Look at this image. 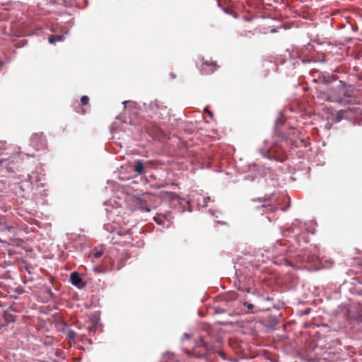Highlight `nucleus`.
I'll use <instances>...</instances> for the list:
<instances>
[{
	"label": "nucleus",
	"instance_id": "obj_1",
	"mask_svg": "<svg viewBox=\"0 0 362 362\" xmlns=\"http://www.w3.org/2000/svg\"><path fill=\"white\" fill-rule=\"evenodd\" d=\"M214 347L206 337H202L200 343L192 352L187 351V354L198 359L199 362H207L213 360L211 354L215 352Z\"/></svg>",
	"mask_w": 362,
	"mask_h": 362
},
{
	"label": "nucleus",
	"instance_id": "obj_2",
	"mask_svg": "<svg viewBox=\"0 0 362 362\" xmlns=\"http://www.w3.org/2000/svg\"><path fill=\"white\" fill-rule=\"evenodd\" d=\"M332 90L334 95L329 97V100L341 103L344 98H350L353 95L354 88L351 86H347L339 81V84L334 88Z\"/></svg>",
	"mask_w": 362,
	"mask_h": 362
},
{
	"label": "nucleus",
	"instance_id": "obj_3",
	"mask_svg": "<svg viewBox=\"0 0 362 362\" xmlns=\"http://www.w3.org/2000/svg\"><path fill=\"white\" fill-rule=\"evenodd\" d=\"M148 110L151 115H154L158 119H163L169 115L167 107L158 100L150 102L148 106Z\"/></svg>",
	"mask_w": 362,
	"mask_h": 362
},
{
	"label": "nucleus",
	"instance_id": "obj_4",
	"mask_svg": "<svg viewBox=\"0 0 362 362\" xmlns=\"http://www.w3.org/2000/svg\"><path fill=\"white\" fill-rule=\"evenodd\" d=\"M32 146L36 150H44L47 148V141L42 133L33 134L30 139Z\"/></svg>",
	"mask_w": 362,
	"mask_h": 362
},
{
	"label": "nucleus",
	"instance_id": "obj_5",
	"mask_svg": "<svg viewBox=\"0 0 362 362\" xmlns=\"http://www.w3.org/2000/svg\"><path fill=\"white\" fill-rule=\"evenodd\" d=\"M70 281L71 284L78 288H81L84 286V284L83 283L82 279L79 276L78 273L74 272H72L70 275Z\"/></svg>",
	"mask_w": 362,
	"mask_h": 362
},
{
	"label": "nucleus",
	"instance_id": "obj_6",
	"mask_svg": "<svg viewBox=\"0 0 362 362\" xmlns=\"http://www.w3.org/2000/svg\"><path fill=\"white\" fill-rule=\"evenodd\" d=\"M216 62H204L202 65V74H210L214 71V67L216 66Z\"/></svg>",
	"mask_w": 362,
	"mask_h": 362
},
{
	"label": "nucleus",
	"instance_id": "obj_7",
	"mask_svg": "<svg viewBox=\"0 0 362 362\" xmlns=\"http://www.w3.org/2000/svg\"><path fill=\"white\" fill-rule=\"evenodd\" d=\"M11 311H16L13 306H10L7 310L4 312V318L6 322H14L16 320V316Z\"/></svg>",
	"mask_w": 362,
	"mask_h": 362
},
{
	"label": "nucleus",
	"instance_id": "obj_8",
	"mask_svg": "<svg viewBox=\"0 0 362 362\" xmlns=\"http://www.w3.org/2000/svg\"><path fill=\"white\" fill-rule=\"evenodd\" d=\"M133 169L134 171L139 175H144L146 173L144 165L141 160H137L135 161Z\"/></svg>",
	"mask_w": 362,
	"mask_h": 362
},
{
	"label": "nucleus",
	"instance_id": "obj_9",
	"mask_svg": "<svg viewBox=\"0 0 362 362\" xmlns=\"http://www.w3.org/2000/svg\"><path fill=\"white\" fill-rule=\"evenodd\" d=\"M64 38V35H52L49 37V42L54 43L56 42L62 41Z\"/></svg>",
	"mask_w": 362,
	"mask_h": 362
},
{
	"label": "nucleus",
	"instance_id": "obj_10",
	"mask_svg": "<svg viewBox=\"0 0 362 362\" xmlns=\"http://www.w3.org/2000/svg\"><path fill=\"white\" fill-rule=\"evenodd\" d=\"M103 254V252L102 250H94L91 252L90 256L93 257L95 259L100 258Z\"/></svg>",
	"mask_w": 362,
	"mask_h": 362
},
{
	"label": "nucleus",
	"instance_id": "obj_11",
	"mask_svg": "<svg viewBox=\"0 0 362 362\" xmlns=\"http://www.w3.org/2000/svg\"><path fill=\"white\" fill-rule=\"evenodd\" d=\"M165 218L164 216H161L160 215H158L157 216L154 217V221L159 225L164 224V219Z\"/></svg>",
	"mask_w": 362,
	"mask_h": 362
},
{
	"label": "nucleus",
	"instance_id": "obj_12",
	"mask_svg": "<svg viewBox=\"0 0 362 362\" xmlns=\"http://www.w3.org/2000/svg\"><path fill=\"white\" fill-rule=\"evenodd\" d=\"M89 102V98L86 95H83L81 98V103L82 105H86Z\"/></svg>",
	"mask_w": 362,
	"mask_h": 362
},
{
	"label": "nucleus",
	"instance_id": "obj_13",
	"mask_svg": "<svg viewBox=\"0 0 362 362\" xmlns=\"http://www.w3.org/2000/svg\"><path fill=\"white\" fill-rule=\"evenodd\" d=\"M244 305L247 308V309L249 310V313H253V311H252V309L254 308L253 304L247 303V302H245Z\"/></svg>",
	"mask_w": 362,
	"mask_h": 362
},
{
	"label": "nucleus",
	"instance_id": "obj_14",
	"mask_svg": "<svg viewBox=\"0 0 362 362\" xmlns=\"http://www.w3.org/2000/svg\"><path fill=\"white\" fill-rule=\"evenodd\" d=\"M63 351L60 349H57L55 351L54 355L57 357H62Z\"/></svg>",
	"mask_w": 362,
	"mask_h": 362
},
{
	"label": "nucleus",
	"instance_id": "obj_15",
	"mask_svg": "<svg viewBox=\"0 0 362 362\" xmlns=\"http://www.w3.org/2000/svg\"><path fill=\"white\" fill-rule=\"evenodd\" d=\"M270 207H271V206H270L269 205L262 204V205H261V206H259V207L258 208V209H259V210H261L262 212H264V209H269V208H270Z\"/></svg>",
	"mask_w": 362,
	"mask_h": 362
},
{
	"label": "nucleus",
	"instance_id": "obj_16",
	"mask_svg": "<svg viewBox=\"0 0 362 362\" xmlns=\"http://www.w3.org/2000/svg\"><path fill=\"white\" fill-rule=\"evenodd\" d=\"M69 335V337L71 338H74V332L73 331H70Z\"/></svg>",
	"mask_w": 362,
	"mask_h": 362
},
{
	"label": "nucleus",
	"instance_id": "obj_17",
	"mask_svg": "<svg viewBox=\"0 0 362 362\" xmlns=\"http://www.w3.org/2000/svg\"><path fill=\"white\" fill-rule=\"evenodd\" d=\"M206 111L208 112L209 115L212 118L213 117V114L211 111L208 110H206Z\"/></svg>",
	"mask_w": 362,
	"mask_h": 362
},
{
	"label": "nucleus",
	"instance_id": "obj_18",
	"mask_svg": "<svg viewBox=\"0 0 362 362\" xmlns=\"http://www.w3.org/2000/svg\"><path fill=\"white\" fill-rule=\"evenodd\" d=\"M50 359L52 360L53 361H57V360L55 358H53L52 357H50Z\"/></svg>",
	"mask_w": 362,
	"mask_h": 362
},
{
	"label": "nucleus",
	"instance_id": "obj_19",
	"mask_svg": "<svg viewBox=\"0 0 362 362\" xmlns=\"http://www.w3.org/2000/svg\"><path fill=\"white\" fill-rule=\"evenodd\" d=\"M1 64H2V63L0 62V66L1 65Z\"/></svg>",
	"mask_w": 362,
	"mask_h": 362
}]
</instances>
